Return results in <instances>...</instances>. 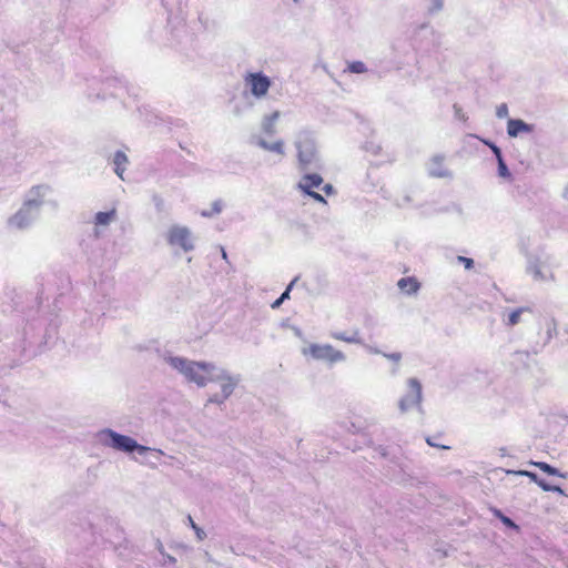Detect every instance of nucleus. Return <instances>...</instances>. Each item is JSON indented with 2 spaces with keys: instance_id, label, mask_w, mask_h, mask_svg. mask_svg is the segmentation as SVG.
Wrapping results in <instances>:
<instances>
[{
  "instance_id": "nucleus-41",
  "label": "nucleus",
  "mask_w": 568,
  "mask_h": 568,
  "mask_svg": "<svg viewBox=\"0 0 568 568\" xmlns=\"http://www.w3.org/2000/svg\"><path fill=\"white\" fill-rule=\"evenodd\" d=\"M162 556L164 559L162 562L163 565H174L176 562V559L166 552L162 554Z\"/></svg>"
},
{
  "instance_id": "nucleus-7",
  "label": "nucleus",
  "mask_w": 568,
  "mask_h": 568,
  "mask_svg": "<svg viewBox=\"0 0 568 568\" xmlns=\"http://www.w3.org/2000/svg\"><path fill=\"white\" fill-rule=\"evenodd\" d=\"M526 272L536 282H549L555 280L548 260L538 255L528 256Z\"/></svg>"
},
{
  "instance_id": "nucleus-38",
  "label": "nucleus",
  "mask_w": 568,
  "mask_h": 568,
  "mask_svg": "<svg viewBox=\"0 0 568 568\" xmlns=\"http://www.w3.org/2000/svg\"><path fill=\"white\" fill-rule=\"evenodd\" d=\"M227 398H224V394H214L212 395L210 398H209V403H213V404H223Z\"/></svg>"
},
{
  "instance_id": "nucleus-19",
  "label": "nucleus",
  "mask_w": 568,
  "mask_h": 568,
  "mask_svg": "<svg viewBox=\"0 0 568 568\" xmlns=\"http://www.w3.org/2000/svg\"><path fill=\"white\" fill-rule=\"evenodd\" d=\"M331 337L337 341H342L348 344H363V338L358 331L347 332H332Z\"/></svg>"
},
{
  "instance_id": "nucleus-11",
  "label": "nucleus",
  "mask_w": 568,
  "mask_h": 568,
  "mask_svg": "<svg viewBox=\"0 0 568 568\" xmlns=\"http://www.w3.org/2000/svg\"><path fill=\"white\" fill-rule=\"evenodd\" d=\"M50 193V186L47 184H39L32 186L26 194L23 203L40 212L43 205L44 197Z\"/></svg>"
},
{
  "instance_id": "nucleus-31",
  "label": "nucleus",
  "mask_w": 568,
  "mask_h": 568,
  "mask_svg": "<svg viewBox=\"0 0 568 568\" xmlns=\"http://www.w3.org/2000/svg\"><path fill=\"white\" fill-rule=\"evenodd\" d=\"M539 487L544 491H554V493H558V494H561V495L564 494V490L559 486L549 485L545 480L539 483Z\"/></svg>"
},
{
  "instance_id": "nucleus-35",
  "label": "nucleus",
  "mask_w": 568,
  "mask_h": 568,
  "mask_svg": "<svg viewBox=\"0 0 568 568\" xmlns=\"http://www.w3.org/2000/svg\"><path fill=\"white\" fill-rule=\"evenodd\" d=\"M383 356L394 363H399L402 361V353L394 352V353H384Z\"/></svg>"
},
{
  "instance_id": "nucleus-30",
  "label": "nucleus",
  "mask_w": 568,
  "mask_h": 568,
  "mask_svg": "<svg viewBox=\"0 0 568 568\" xmlns=\"http://www.w3.org/2000/svg\"><path fill=\"white\" fill-rule=\"evenodd\" d=\"M511 473L515 475H519V476H526V477L530 478L534 483H536L538 486H539V483L542 481V479H540L538 477V475L532 471L517 470V471H511Z\"/></svg>"
},
{
  "instance_id": "nucleus-40",
  "label": "nucleus",
  "mask_w": 568,
  "mask_h": 568,
  "mask_svg": "<svg viewBox=\"0 0 568 568\" xmlns=\"http://www.w3.org/2000/svg\"><path fill=\"white\" fill-rule=\"evenodd\" d=\"M306 194L308 196H311L313 200H315L316 202L326 203V200L320 193H317L315 191H310Z\"/></svg>"
},
{
  "instance_id": "nucleus-26",
  "label": "nucleus",
  "mask_w": 568,
  "mask_h": 568,
  "mask_svg": "<svg viewBox=\"0 0 568 568\" xmlns=\"http://www.w3.org/2000/svg\"><path fill=\"white\" fill-rule=\"evenodd\" d=\"M496 160H497V164H498V175L500 178H504V179H510L511 174H510V172H509V170H508V168H507V165H506V163L504 161V158L500 156V158H498Z\"/></svg>"
},
{
  "instance_id": "nucleus-21",
  "label": "nucleus",
  "mask_w": 568,
  "mask_h": 568,
  "mask_svg": "<svg viewBox=\"0 0 568 568\" xmlns=\"http://www.w3.org/2000/svg\"><path fill=\"white\" fill-rule=\"evenodd\" d=\"M398 287L408 295L417 293L419 283L414 277H403L397 283Z\"/></svg>"
},
{
  "instance_id": "nucleus-46",
  "label": "nucleus",
  "mask_w": 568,
  "mask_h": 568,
  "mask_svg": "<svg viewBox=\"0 0 568 568\" xmlns=\"http://www.w3.org/2000/svg\"><path fill=\"white\" fill-rule=\"evenodd\" d=\"M220 251H221L222 258L227 262V253H226L225 248L223 246H221Z\"/></svg>"
},
{
  "instance_id": "nucleus-15",
  "label": "nucleus",
  "mask_w": 568,
  "mask_h": 568,
  "mask_svg": "<svg viewBox=\"0 0 568 568\" xmlns=\"http://www.w3.org/2000/svg\"><path fill=\"white\" fill-rule=\"evenodd\" d=\"M534 131V124H529L521 119H508L507 121V134L509 138H517L524 133H530Z\"/></svg>"
},
{
  "instance_id": "nucleus-43",
  "label": "nucleus",
  "mask_w": 568,
  "mask_h": 568,
  "mask_svg": "<svg viewBox=\"0 0 568 568\" xmlns=\"http://www.w3.org/2000/svg\"><path fill=\"white\" fill-rule=\"evenodd\" d=\"M155 547H156L158 551H159L161 555L165 552V551H164L163 544L161 542V540H159V539L156 540V542H155Z\"/></svg>"
},
{
  "instance_id": "nucleus-34",
  "label": "nucleus",
  "mask_w": 568,
  "mask_h": 568,
  "mask_svg": "<svg viewBox=\"0 0 568 568\" xmlns=\"http://www.w3.org/2000/svg\"><path fill=\"white\" fill-rule=\"evenodd\" d=\"M365 149H366V151L372 152L373 154L377 155V154H379L382 146L374 142H367L365 145Z\"/></svg>"
},
{
  "instance_id": "nucleus-42",
  "label": "nucleus",
  "mask_w": 568,
  "mask_h": 568,
  "mask_svg": "<svg viewBox=\"0 0 568 568\" xmlns=\"http://www.w3.org/2000/svg\"><path fill=\"white\" fill-rule=\"evenodd\" d=\"M322 191H323L325 194L331 195V194H333V192H334V187H333V185H331V184H325V185H323V186H322Z\"/></svg>"
},
{
  "instance_id": "nucleus-25",
  "label": "nucleus",
  "mask_w": 568,
  "mask_h": 568,
  "mask_svg": "<svg viewBox=\"0 0 568 568\" xmlns=\"http://www.w3.org/2000/svg\"><path fill=\"white\" fill-rule=\"evenodd\" d=\"M222 210H223L222 201L221 200H216V201H214L212 203V209H210V211H206V210L202 211L201 215L203 217H212L214 215L220 214L222 212Z\"/></svg>"
},
{
  "instance_id": "nucleus-29",
  "label": "nucleus",
  "mask_w": 568,
  "mask_h": 568,
  "mask_svg": "<svg viewBox=\"0 0 568 568\" xmlns=\"http://www.w3.org/2000/svg\"><path fill=\"white\" fill-rule=\"evenodd\" d=\"M547 341H550L554 336L557 335V323L554 318L547 322Z\"/></svg>"
},
{
  "instance_id": "nucleus-17",
  "label": "nucleus",
  "mask_w": 568,
  "mask_h": 568,
  "mask_svg": "<svg viewBox=\"0 0 568 568\" xmlns=\"http://www.w3.org/2000/svg\"><path fill=\"white\" fill-rule=\"evenodd\" d=\"M254 143L258 148L263 149L264 151L276 153V154H278L281 156L285 155V149H284L283 140H276L274 142H267L265 139L258 136V138L254 139Z\"/></svg>"
},
{
  "instance_id": "nucleus-45",
  "label": "nucleus",
  "mask_w": 568,
  "mask_h": 568,
  "mask_svg": "<svg viewBox=\"0 0 568 568\" xmlns=\"http://www.w3.org/2000/svg\"><path fill=\"white\" fill-rule=\"evenodd\" d=\"M410 202V197L408 195L404 196L403 201L402 202H398L397 205L398 206H404L405 204L409 203Z\"/></svg>"
},
{
  "instance_id": "nucleus-20",
  "label": "nucleus",
  "mask_w": 568,
  "mask_h": 568,
  "mask_svg": "<svg viewBox=\"0 0 568 568\" xmlns=\"http://www.w3.org/2000/svg\"><path fill=\"white\" fill-rule=\"evenodd\" d=\"M128 163H129V159L124 152L116 151L114 153V156H113L114 172L121 180H124L123 173L126 169Z\"/></svg>"
},
{
  "instance_id": "nucleus-13",
  "label": "nucleus",
  "mask_w": 568,
  "mask_h": 568,
  "mask_svg": "<svg viewBox=\"0 0 568 568\" xmlns=\"http://www.w3.org/2000/svg\"><path fill=\"white\" fill-rule=\"evenodd\" d=\"M427 172L433 178H452V172L445 166V156L436 154L427 162Z\"/></svg>"
},
{
  "instance_id": "nucleus-36",
  "label": "nucleus",
  "mask_w": 568,
  "mask_h": 568,
  "mask_svg": "<svg viewBox=\"0 0 568 568\" xmlns=\"http://www.w3.org/2000/svg\"><path fill=\"white\" fill-rule=\"evenodd\" d=\"M364 349L369 353V354H376V355H383L384 353L376 346L374 345H369V344H366L363 342V344H361Z\"/></svg>"
},
{
  "instance_id": "nucleus-28",
  "label": "nucleus",
  "mask_w": 568,
  "mask_h": 568,
  "mask_svg": "<svg viewBox=\"0 0 568 568\" xmlns=\"http://www.w3.org/2000/svg\"><path fill=\"white\" fill-rule=\"evenodd\" d=\"M187 521H189L191 528L194 530L196 538L199 540H203L206 538V532L194 523V520L191 516H187Z\"/></svg>"
},
{
  "instance_id": "nucleus-5",
  "label": "nucleus",
  "mask_w": 568,
  "mask_h": 568,
  "mask_svg": "<svg viewBox=\"0 0 568 568\" xmlns=\"http://www.w3.org/2000/svg\"><path fill=\"white\" fill-rule=\"evenodd\" d=\"M302 354L304 356H310L315 361L326 362L331 365L346 361V355L331 344L311 343L307 347L302 348Z\"/></svg>"
},
{
  "instance_id": "nucleus-14",
  "label": "nucleus",
  "mask_w": 568,
  "mask_h": 568,
  "mask_svg": "<svg viewBox=\"0 0 568 568\" xmlns=\"http://www.w3.org/2000/svg\"><path fill=\"white\" fill-rule=\"evenodd\" d=\"M115 220H116V210L114 207H112L110 211H106V212H98L93 219V224H94L93 236L95 239L101 237V235H102L101 227H108Z\"/></svg>"
},
{
  "instance_id": "nucleus-27",
  "label": "nucleus",
  "mask_w": 568,
  "mask_h": 568,
  "mask_svg": "<svg viewBox=\"0 0 568 568\" xmlns=\"http://www.w3.org/2000/svg\"><path fill=\"white\" fill-rule=\"evenodd\" d=\"M347 70L352 73H365L367 68L362 61H353L348 64Z\"/></svg>"
},
{
  "instance_id": "nucleus-47",
  "label": "nucleus",
  "mask_w": 568,
  "mask_h": 568,
  "mask_svg": "<svg viewBox=\"0 0 568 568\" xmlns=\"http://www.w3.org/2000/svg\"><path fill=\"white\" fill-rule=\"evenodd\" d=\"M154 202H155L156 206H159V205H161V203H162V199H161L160 196H156V195H155V196H154Z\"/></svg>"
},
{
  "instance_id": "nucleus-6",
  "label": "nucleus",
  "mask_w": 568,
  "mask_h": 568,
  "mask_svg": "<svg viewBox=\"0 0 568 568\" xmlns=\"http://www.w3.org/2000/svg\"><path fill=\"white\" fill-rule=\"evenodd\" d=\"M272 85L271 79L263 72H248L244 77V87L256 100L266 98Z\"/></svg>"
},
{
  "instance_id": "nucleus-12",
  "label": "nucleus",
  "mask_w": 568,
  "mask_h": 568,
  "mask_svg": "<svg viewBox=\"0 0 568 568\" xmlns=\"http://www.w3.org/2000/svg\"><path fill=\"white\" fill-rule=\"evenodd\" d=\"M531 313L532 308L530 306L507 308L501 312V322L507 327H514L524 322V315Z\"/></svg>"
},
{
  "instance_id": "nucleus-50",
  "label": "nucleus",
  "mask_w": 568,
  "mask_h": 568,
  "mask_svg": "<svg viewBox=\"0 0 568 568\" xmlns=\"http://www.w3.org/2000/svg\"><path fill=\"white\" fill-rule=\"evenodd\" d=\"M454 109L456 110V112H459L460 110L457 108V105H454Z\"/></svg>"
},
{
  "instance_id": "nucleus-18",
  "label": "nucleus",
  "mask_w": 568,
  "mask_h": 568,
  "mask_svg": "<svg viewBox=\"0 0 568 568\" xmlns=\"http://www.w3.org/2000/svg\"><path fill=\"white\" fill-rule=\"evenodd\" d=\"M280 116V111H274L271 114L264 115L261 122L262 131L270 136L274 135L277 132L276 122Z\"/></svg>"
},
{
  "instance_id": "nucleus-3",
  "label": "nucleus",
  "mask_w": 568,
  "mask_h": 568,
  "mask_svg": "<svg viewBox=\"0 0 568 568\" xmlns=\"http://www.w3.org/2000/svg\"><path fill=\"white\" fill-rule=\"evenodd\" d=\"M294 145L297 150L298 169L303 172L321 170L323 166L314 139L307 132H300Z\"/></svg>"
},
{
  "instance_id": "nucleus-44",
  "label": "nucleus",
  "mask_w": 568,
  "mask_h": 568,
  "mask_svg": "<svg viewBox=\"0 0 568 568\" xmlns=\"http://www.w3.org/2000/svg\"><path fill=\"white\" fill-rule=\"evenodd\" d=\"M561 196L568 203V184L562 189Z\"/></svg>"
},
{
  "instance_id": "nucleus-32",
  "label": "nucleus",
  "mask_w": 568,
  "mask_h": 568,
  "mask_svg": "<svg viewBox=\"0 0 568 568\" xmlns=\"http://www.w3.org/2000/svg\"><path fill=\"white\" fill-rule=\"evenodd\" d=\"M509 114V110L506 103H501L496 109V116L499 119H505Z\"/></svg>"
},
{
  "instance_id": "nucleus-9",
  "label": "nucleus",
  "mask_w": 568,
  "mask_h": 568,
  "mask_svg": "<svg viewBox=\"0 0 568 568\" xmlns=\"http://www.w3.org/2000/svg\"><path fill=\"white\" fill-rule=\"evenodd\" d=\"M213 382L221 384V393L224 394V398H229L240 384L241 376L231 374L227 369L216 365V371L211 378V383Z\"/></svg>"
},
{
  "instance_id": "nucleus-23",
  "label": "nucleus",
  "mask_w": 568,
  "mask_h": 568,
  "mask_svg": "<svg viewBox=\"0 0 568 568\" xmlns=\"http://www.w3.org/2000/svg\"><path fill=\"white\" fill-rule=\"evenodd\" d=\"M297 277H295L290 284L288 286L286 287V290L282 293V295L272 303V308H278L281 306V304L288 300L290 298V293H291V290L292 287L294 286V284L297 282Z\"/></svg>"
},
{
  "instance_id": "nucleus-10",
  "label": "nucleus",
  "mask_w": 568,
  "mask_h": 568,
  "mask_svg": "<svg viewBox=\"0 0 568 568\" xmlns=\"http://www.w3.org/2000/svg\"><path fill=\"white\" fill-rule=\"evenodd\" d=\"M408 393L399 400L398 407L402 413L408 412L413 407L420 409L422 403V384L417 378H409L407 381Z\"/></svg>"
},
{
  "instance_id": "nucleus-16",
  "label": "nucleus",
  "mask_w": 568,
  "mask_h": 568,
  "mask_svg": "<svg viewBox=\"0 0 568 568\" xmlns=\"http://www.w3.org/2000/svg\"><path fill=\"white\" fill-rule=\"evenodd\" d=\"M323 184V178L317 173H307L301 178L297 183V189L303 193L313 191L315 187H320Z\"/></svg>"
},
{
  "instance_id": "nucleus-33",
  "label": "nucleus",
  "mask_w": 568,
  "mask_h": 568,
  "mask_svg": "<svg viewBox=\"0 0 568 568\" xmlns=\"http://www.w3.org/2000/svg\"><path fill=\"white\" fill-rule=\"evenodd\" d=\"M481 142H483L485 145H487V146L493 151V153L495 154L496 159H498V158L503 156V155H501V151H500V149H499L495 143H493V142H491V141H489V140H485V139H481Z\"/></svg>"
},
{
  "instance_id": "nucleus-8",
  "label": "nucleus",
  "mask_w": 568,
  "mask_h": 568,
  "mask_svg": "<svg viewBox=\"0 0 568 568\" xmlns=\"http://www.w3.org/2000/svg\"><path fill=\"white\" fill-rule=\"evenodd\" d=\"M39 214L38 210L23 203L22 206L8 219V227L10 230H26L32 225Z\"/></svg>"
},
{
  "instance_id": "nucleus-39",
  "label": "nucleus",
  "mask_w": 568,
  "mask_h": 568,
  "mask_svg": "<svg viewBox=\"0 0 568 568\" xmlns=\"http://www.w3.org/2000/svg\"><path fill=\"white\" fill-rule=\"evenodd\" d=\"M457 260L459 263L464 264L465 268H467V270H470L474 267V261L469 257L458 256Z\"/></svg>"
},
{
  "instance_id": "nucleus-4",
  "label": "nucleus",
  "mask_w": 568,
  "mask_h": 568,
  "mask_svg": "<svg viewBox=\"0 0 568 568\" xmlns=\"http://www.w3.org/2000/svg\"><path fill=\"white\" fill-rule=\"evenodd\" d=\"M163 237L175 255L191 253L196 247V236L186 225H170L164 232Z\"/></svg>"
},
{
  "instance_id": "nucleus-1",
  "label": "nucleus",
  "mask_w": 568,
  "mask_h": 568,
  "mask_svg": "<svg viewBox=\"0 0 568 568\" xmlns=\"http://www.w3.org/2000/svg\"><path fill=\"white\" fill-rule=\"evenodd\" d=\"M163 362L179 373L187 383L203 388L211 383L216 364L206 361H193L187 357L165 353Z\"/></svg>"
},
{
  "instance_id": "nucleus-24",
  "label": "nucleus",
  "mask_w": 568,
  "mask_h": 568,
  "mask_svg": "<svg viewBox=\"0 0 568 568\" xmlns=\"http://www.w3.org/2000/svg\"><path fill=\"white\" fill-rule=\"evenodd\" d=\"M427 3V12L429 14H436L444 9L445 0H425Z\"/></svg>"
},
{
  "instance_id": "nucleus-49",
  "label": "nucleus",
  "mask_w": 568,
  "mask_h": 568,
  "mask_svg": "<svg viewBox=\"0 0 568 568\" xmlns=\"http://www.w3.org/2000/svg\"><path fill=\"white\" fill-rule=\"evenodd\" d=\"M427 443H428V445H430V446H436V444H434V440H429V439H427Z\"/></svg>"
},
{
  "instance_id": "nucleus-37",
  "label": "nucleus",
  "mask_w": 568,
  "mask_h": 568,
  "mask_svg": "<svg viewBox=\"0 0 568 568\" xmlns=\"http://www.w3.org/2000/svg\"><path fill=\"white\" fill-rule=\"evenodd\" d=\"M498 516L504 525L514 529H518V526L509 517L503 515L501 513H498Z\"/></svg>"
},
{
  "instance_id": "nucleus-2",
  "label": "nucleus",
  "mask_w": 568,
  "mask_h": 568,
  "mask_svg": "<svg viewBox=\"0 0 568 568\" xmlns=\"http://www.w3.org/2000/svg\"><path fill=\"white\" fill-rule=\"evenodd\" d=\"M98 442L104 446L112 448L118 452H123L126 454L136 452L140 455L145 454L146 452H156L160 455H163V450L151 448L148 446L140 445L135 439L130 436L122 435L116 433L111 428H104L98 432L97 434Z\"/></svg>"
},
{
  "instance_id": "nucleus-48",
  "label": "nucleus",
  "mask_w": 568,
  "mask_h": 568,
  "mask_svg": "<svg viewBox=\"0 0 568 568\" xmlns=\"http://www.w3.org/2000/svg\"><path fill=\"white\" fill-rule=\"evenodd\" d=\"M427 443H428V445H430V446H436V444H434V440H429V439H427Z\"/></svg>"
},
{
  "instance_id": "nucleus-22",
  "label": "nucleus",
  "mask_w": 568,
  "mask_h": 568,
  "mask_svg": "<svg viewBox=\"0 0 568 568\" xmlns=\"http://www.w3.org/2000/svg\"><path fill=\"white\" fill-rule=\"evenodd\" d=\"M531 464L548 475L565 477V475H562L557 468L552 467L551 465H549L547 463L531 462Z\"/></svg>"
}]
</instances>
